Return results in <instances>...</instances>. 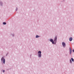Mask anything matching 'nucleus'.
<instances>
[{
	"mask_svg": "<svg viewBox=\"0 0 74 74\" xmlns=\"http://www.w3.org/2000/svg\"><path fill=\"white\" fill-rule=\"evenodd\" d=\"M17 10H18V9H17V8H16V11H17Z\"/></svg>",
	"mask_w": 74,
	"mask_h": 74,
	"instance_id": "4468645a",
	"label": "nucleus"
},
{
	"mask_svg": "<svg viewBox=\"0 0 74 74\" xmlns=\"http://www.w3.org/2000/svg\"><path fill=\"white\" fill-rule=\"evenodd\" d=\"M73 52H74V49L73 50Z\"/></svg>",
	"mask_w": 74,
	"mask_h": 74,
	"instance_id": "2eb2a0df",
	"label": "nucleus"
},
{
	"mask_svg": "<svg viewBox=\"0 0 74 74\" xmlns=\"http://www.w3.org/2000/svg\"><path fill=\"white\" fill-rule=\"evenodd\" d=\"M38 55L40 58L41 57V52L40 51H39L38 52Z\"/></svg>",
	"mask_w": 74,
	"mask_h": 74,
	"instance_id": "f03ea898",
	"label": "nucleus"
},
{
	"mask_svg": "<svg viewBox=\"0 0 74 74\" xmlns=\"http://www.w3.org/2000/svg\"><path fill=\"white\" fill-rule=\"evenodd\" d=\"M39 37V36H38V35H36V38H38Z\"/></svg>",
	"mask_w": 74,
	"mask_h": 74,
	"instance_id": "6e6552de",
	"label": "nucleus"
},
{
	"mask_svg": "<svg viewBox=\"0 0 74 74\" xmlns=\"http://www.w3.org/2000/svg\"><path fill=\"white\" fill-rule=\"evenodd\" d=\"M4 72H5V71L3 70V73H4Z\"/></svg>",
	"mask_w": 74,
	"mask_h": 74,
	"instance_id": "ddd939ff",
	"label": "nucleus"
},
{
	"mask_svg": "<svg viewBox=\"0 0 74 74\" xmlns=\"http://www.w3.org/2000/svg\"><path fill=\"white\" fill-rule=\"evenodd\" d=\"M54 41L55 42H56V41H57V37L56 36L55 37Z\"/></svg>",
	"mask_w": 74,
	"mask_h": 74,
	"instance_id": "7ed1b4c3",
	"label": "nucleus"
},
{
	"mask_svg": "<svg viewBox=\"0 0 74 74\" xmlns=\"http://www.w3.org/2000/svg\"><path fill=\"white\" fill-rule=\"evenodd\" d=\"M1 62L3 61V63L4 64H5V59L4 58V57H3L1 58Z\"/></svg>",
	"mask_w": 74,
	"mask_h": 74,
	"instance_id": "f257e3e1",
	"label": "nucleus"
},
{
	"mask_svg": "<svg viewBox=\"0 0 74 74\" xmlns=\"http://www.w3.org/2000/svg\"><path fill=\"white\" fill-rule=\"evenodd\" d=\"M73 40V38H69V41H71Z\"/></svg>",
	"mask_w": 74,
	"mask_h": 74,
	"instance_id": "423d86ee",
	"label": "nucleus"
},
{
	"mask_svg": "<svg viewBox=\"0 0 74 74\" xmlns=\"http://www.w3.org/2000/svg\"><path fill=\"white\" fill-rule=\"evenodd\" d=\"M69 50H70V54H71V52H72V50H71V47H70Z\"/></svg>",
	"mask_w": 74,
	"mask_h": 74,
	"instance_id": "39448f33",
	"label": "nucleus"
},
{
	"mask_svg": "<svg viewBox=\"0 0 74 74\" xmlns=\"http://www.w3.org/2000/svg\"><path fill=\"white\" fill-rule=\"evenodd\" d=\"M52 42V44H54V42L53 41Z\"/></svg>",
	"mask_w": 74,
	"mask_h": 74,
	"instance_id": "f8f14e48",
	"label": "nucleus"
},
{
	"mask_svg": "<svg viewBox=\"0 0 74 74\" xmlns=\"http://www.w3.org/2000/svg\"><path fill=\"white\" fill-rule=\"evenodd\" d=\"M70 62L71 63H72V61H71V60H70Z\"/></svg>",
	"mask_w": 74,
	"mask_h": 74,
	"instance_id": "9b49d317",
	"label": "nucleus"
},
{
	"mask_svg": "<svg viewBox=\"0 0 74 74\" xmlns=\"http://www.w3.org/2000/svg\"><path fill=\"white\" fill-rule=\"evenodd\" d=\"M3 25H6V23L5 22H3Z\"/></svg>",
	"mask_w": 74,
	"mask_h": 74,
	"instance_id": "9d476101",
	"label": "nucleus"
},
{
	"mask_svg": "<svg viewBox=\"0 0 74 74\" xmlns=\"http://www.w3.org/2000/svg\"><path fill=\"white\" fill-rule=\"evenodd\" d=\"M62 45L64 47H66V44L65 43L63 42L62 43Z\"/></svg>",
	"mask_w": 74,
	"mask_h": 74,
	"instance_id": "20e7f679",
	"label": "nucleus"
},
{
	"mask_svg": "<svg viewBox=\"0 0 74 74\" xmlns=\"http://www.w3.org/2000/svg\"><path fill=\"white\" fill-rule=\"evenodd\" d=\"M50 41L51 42H52L53 41V39H50Z\"/></svg>",
	"mask_w": 74,
	"mask_h": 74,
	"instance_id": "1a4fd4ad",
	"label": "nucleus"
},
{
	"mask_svg": "<svg viewBox=\"0 0 74 74\" xmlns=\"http://www.w3.org/2000/svg\"><path fill=\"white\" fill-rule=\"evenodd\" d=\"M71 60H72V62H74V59H73V58H71Z\"/></svg>",
	"mask_w": 74,
	"mask_h": 74,
	"instance_id": "0eeeda50",
	"label": "nucleus"
}]
</instances>
